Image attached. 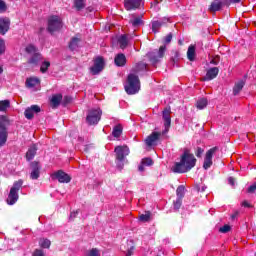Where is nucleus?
<instances>
[{"mask_svg":"<svg viewBox=\"0 0 256 256\" xmlns=\"http://www.w3.org/2000/svg\"><path fill=\"white\" fill-rule=\"evenodd\" d=\"M103 67H105V61L102 57H98L94 60V66L90 68V71L94 75H99L103 71Z\"/></svg>","mask_w":256,"mask_h":256,"instance_id":"12","label":"nucleus"},{"mask_svg":"<svg viewBox=\"0 0 256 256\" xmlns=\"http://www.w3.org/2000/svg\"><path fill=\"white\" fill-rule=\"evenodd\" d=\"M256 191V183L252 184L248 189L247 193H254Z\"/></svg>","mask_w":256,"mask_h":256,"instance_id":"48","label":"nucleus"},{"mask_svg":"<svg viewBox=\"0 0 256 256\" xmlns=\"http://www.w3.org/2000/svg\"><path fill=\"white\" fill-rule=\"evenodd\" d=\"M40 83L41 81L39 78H28L26 80V87H28V89H33V87H37Z\"/></svg>","mask_w":256,"mask_h":256,"instance_id":"28","label":"nucleus"},{"mask_svg":"<svg viewBox=\"0 0 256 256\" xmlns=\"http://www.w3.org/2000/svg\"><path fill=\"white\" fill-rule=\"evenodd\" d=\"M204 153V150L201 147H198L196 150V157H201Z\"/></svg>","mask_w":256,"mask_h":256,"instance_id":"50","label":"nucleus"},{"mask_svg":"<svg viewBox=\"0 0 256 256\" xmlns=\"http://www.w3.org/2000/svg\"><path fill=\"white\" fill-rule=\"evenodd\" d=\"M143 5V0H125L124 6L127 11H131L132 9H139Z\"/></svg>","mask_w":256,"mask_h":256,"instance_id":"13","label":"nucleus"},{"mask_svg":"<svg viewBox=\"0 0 256 256\" xmlns=\"http://www.w3.org/2000/svg\"><path fill=\"white\" fill-rule=\"evenodd\" d=\"M39 245L40 247H42L43 249H49V247H51V240L47 239V238H41L39 240Z\"/></svg>","mask_w":256,"mask_h":256,"instance_id":"34","label":"nucleus"},{"mask_svg":"<svg viewBox=\"0 0 256 256\" xmlns=\"http://www.w3.org/2000/svg\"><path fill=\"white\" fill-rule=\"evenodd\" d=\"M169 18L164 17L161 20H156L152 22V31L153 33H159V29L164 27L166 23H169Z\"/></svg>","mask_w":256,"mask_h":256,"instance_id":"14","label":"nucleus"},{"mask_svg":"<svg viewBox=\"0 0 256 256\" xmlns=\"http://www.w3.org/2000/svg\"><path fill=\"white\" fill-rule=\"evenodd\" d=\"M114 152L116 153V161L118 169H123V161H125V157L129 155V147L127 145L124 146H116L114 149Z\"/></svg>","mask_w":256,"mask_h":256,"instance_id":"5","label":"nucleus"},{"mask_svg":"<svg viewBox=\"0 0 256 256\" xmlns=\"http://www.w3.org/2000/svg\"><path fill=\"white\" fill-rule=\"evenodd\" d=\"M5 51V41L0 40V55Z\"/></svg>","mask_w":256,"mask_h":256,"instance_id":"49","label":"nucleus"},{"mask_svg":"<svg viewBox=\"0 0 256 256\" xmlns=\"http://www.w3.org/2000/svg\"><path fill=\"white\" fill-rule=\"evenodd\" d=\"M211 63L213 65H217L219 63V60H217V58H214V59L211 60Z\"/></svg>","mask_w":256,"mask_h":256,"instance_id":"59","label":"nucleus"},{"mask_svg":"<svg viewBox=\"0 0 256 256\" xmlns=\"http://www.w3.org/2000/svg\"><path fill=\"white\" fill-rule=\"evenodd\" d=\"M197 159L189 150H184V153L181 155L180 162H176L172 167L173 173H187L195 167Z\"/></svg>","mask_w":256,"mask_h":256,"instance_id":"1","label":"nucleus"},{"mask_svg":"<svg viewBox=\"0 0 256 256\" xmlns=\"http://www.w3.org/2000/svg\"><path fill=\"white\" fill-rule=\"evenodd\" d=\"M9 27H11V20L7 17L0 18V35H5L9 31Z\"/></svg>","mask_w":256,"mask_h":256,"instance_id":"17","label":"nucleus"},{"mask_svg":"<svg viewBox=\"0 0 256 256\" xmlns=\"http://www.w3.org/2000/svg\"><path fill=\"white\" fill-rule=\"evenodd\" d=\"M49 67H51V62L42 60L40 67L41 73H47V69H49Z\"/></svg>","mask_w":256,"mask_h":256,"instance_id":"37","label":"nucleus"},{"mask_svg":"<svg viewBox=\"0 0 256 256\" xmlns=\"http://www.w3.org/2000/svg\"><path fill=\"white\" fill-rule=\"evenodd\" d=\"M31 168L32 172L30 174L31 179H39L40 171H41V166H39V162H32L31 163Z\"/></svg>","mask_w":256,"mask_h":256,"instance_id":"18","label":"nucleus"},{"mask_svg":"<svg viewBox=\"0 0 256 256\" xmlns=\"http://www.w3.org/2000/svg\"><path fill=\"white\" fill-rule=\"evenodd\" d=\"M61 101H63V95L61 94L53 95L50 100L51 107H53V109H57V106L61 105Z\"/></svg>","mask_w":256,"mask_h":256,"instance_id":"25","label":"nucleus"},{"mask_svg":"<svg viewBox=\"0 0 256 256\" xmlns=\"http://www.w3.org/2000/svg\"><path fill=\"white\" fill-rule=\"evenodd\" d=\"M132 39L130 35L123 34L118 38V43L120 49H127V45H129V40Z\"/></svg>","mask_w":256,"mask_h":256,"instance_id":"22","label":"nucleus"},{"mask_svg":"<svg viewBox=\"0 0 256 256\" xmlns=\"http://www.w3.org/2000/svg\"><path fill=\"white\" fill-rule=\"evenodd\" d=\"M124 89L128 95H135L141 91V80H139V75L130 73L127 77Z\"/></svg>","mask_w":256,"mask_h":256,"instance_id":"2","label":"nucleus"},{"mask_svg":"<svg viewBox=\"0 0 256 256\" xmlns=\"http://www.w3.org/2000/svg\"><path fill=\"white\" fill-rule=\"evenodd\" d=\"M33 256H44L43 250H35Z\"/></svg>","mask_w":256,"mask_h":256,"instance_id":"51","label":"nucleus"},{"mask_svg":"<svg viewBox=\"0 0 256 256\" xmlns=\"http://www.w3.org/2000/svg\"><path fill=\"white\" fill-rule=\"evenodd\" d=\"M173 39V34L169 33L165 38H164V43H166V45H169V43H171Z\"/></svg>","mask_w":256,"mask_h":256,"instance_id":"47","label":"nucleus"},{"mask_svg":"<svg viewBox=\"0 0 256 256\" xmlns=\"http://www.w3.org/2000/svg\"><path fill=\"white\" fill-rule=\"evenodd\" d=\"M217 75H219V68L217 67L210 68L207 71L206 76L202 79V81H211L212 79H215Z\"/></svg>","mask_w":256,"mask_h":256,"instance_id":"20","label":"nucleus"},{"mask_svg":"<svg viewBox=\"0 0 256 256\" xmlns=\"http://www.w3.org/2000/svg\"><path fill=\"white\" fill-rule=\"evenodd\" d=\"M237 217H239V212H234L232 215H231V218L232 219H237Z\"/></svg>","mask_w":256,"mask_h":256,"instance_id":"56","label":"nucleus"},{"mask_svg":"<svg viewBox=\"0 0 256 256\" xmlns=\"http://www.w3.org/2000/svg\"><path fill=\"white\" fill-rule=\"evenodd\" d=\"M130 23L133 27H141L143 25V15L133 14L130 18Z\"/></svg>","mask_w":256,"mask_h":256,"instance_id":"24","label":"nucleus"},{"mask_svg":"<svg viewBox=\"0 0 256 256\" xmlns=\"http://www.w3.org/2000/svg\"><path fill=\"white\" fill-rule=\"evenodd\" d=\"M74 5L77 11H81V9H85V0H75Z\"/></svg>","mask_w":256,"mask_h":256,"instance_id":"39","label":"nucleus"},{"mask_svg":"<svg viewBox=\"0 0 256 256\" xmlns=\"http://www.w3.org/2000/svg\"><path fill=\"white\" fill-rule=\"evenodd\" d=\"M79 43H81V40L77 37H73L69 43V49L71 51H77V49H79Z\"/></svg>","mask_w":256,"mask_h":256,"instance_id":"29","label":"nucleus"},{"mask_svg":"<svg viewBox=\"0 0 256 256\" xmlns=\"http://www.w3.org/2000/svg\"><path fill=\"white\" fill-rule=\"evenodd\" d=\"M102 114L103 112L101 111V109L90 110L86 117L87 123L90 125H97V123L101 121Z\"/></svg>","mask_w":256,"mask_h":256,"instance_id":"8","label":"nucleus"},{"mask_svg":"<svg viewBox=\"0 0 256 256\" xmlns=\"http://www.w3.org/2000/svg\"><path fill=\"white\" fill-rule=\"evenodd\" d=\"M195 46L190 45L187 51V58L189 59V61H195Z\"/></svg>","mask_w":256,"mask_h":256,"instance_id":"31","label":"nucleus"},{"mask_svg":"<svg viewBox=\"0 0 256 256\" xmlns=\"http://www.w3.org/2000/svg\"><path fill=\"white\" fill-rule=\"evenodd\" d=\"M133 251H135V248H134V247H131V248L128 250L126 256H131V255H133Z\"/></svg>","mask_w":256,"mask_h":256,"instance_id":"53","label":"nucleus"},{"mask_svg":"<svg viewBox=\"0 0 256 256\" xmlns=\"http://www.w3.org/2000/svg\"><path fill=\"white\" fill-rule=\"evenodd\" d=\"M219 151L218 147H213L209 149L206 152L205 158H204V164H203V169H209L211 165H213V155Z\"/></svg>","mask_w":256,"mask_h":256,"instance_id":"10","label":"nucleus"},{"mask_svg":"<svg viewBox=\"0 0 256 256\" xmlns=\"http://www.w3.org/2000/svg\"><path fill=\"white\" fill-rule=\"evenodd\" d=\"M18 200H19V193L13 192V190H10V193L6 200L8 205H15V203H17Z\"/></svg>","mask_w":256,"mask_h":256,"instance_id":"26","label":"nucleus"},{"mask_svg":"<svg viewBox=\"0 0 256 256\" xmlns=\"http://www.w3.org/2000/svg\"><path fill=\"white\" fill-rule=\"evenodd\" d=\"M9 125H11L9 118L6 116H0V149L1 147H5L7 139H9V132L7 131V127H9Z\"/></svg>","mask_w":256,"mask_h":256,"instance_id":"4","label":"nucleus"},{"mask_svg":"<svg viewBox=\"0 0 256 256\" xmlns=\"http://www.w3.org/2000/svg\"><path fill=\"white\" fill-rule=\"evenodd\" d=\"M176 194L178 199H183V197H185V186L183 185L178 186L176 190Z\"/></svg>","mask_w":256,"mask_h":256,"instance_id":"36","label":"nucleus"},{"mask_svg":"<svg viewBox=\"0 0 256 256\" xmlns=\"http://www.w3.org/2000/svg\"><path fill=\"white\" fill-rule=\"evenodd\" d=\"M21 187H23V180H18L14 182L10 191H13L14 193H19V190L21 189Z\"/></svg>","mask_w":256,"mask_h":256,"instance_id":"33","label":"nucleus"},{"mask_svg":"<svg viewBox=\"0 0 256 256\" xmlns=\"http://www.w3.org/2000/svg\"><path fill=\"white\" fill-rule=\"evenodd\" d=\"M138 171H145V164H141L139 167H138Z\"/></svg>","mask_w":256,"mask_h":256,"instance_id":"57","label":"nucleus"},{"mask_svg":"<svg viewBox=\"0 0 256 256\" xmlns=\"http://www.w3.org/2000/svg\"><path fill=\"white\" fill-rule=\"evenodd\" d=\"M149 219H151V213H146V214H142L139 217V220L142 221L143 223H147V221H149Z\"/></svg>","mask_w":256,"mask_h":256,"instance_id":"42","label":"nucleus"},{"mask_svg":"<svg viewBox=\"0 0 256 256\" xmlns=\"http://www.w3.org/2000/svg\"><path fill=\"white\" fill-rule=\"evenodd\" d=\"M35 113H41V107L38 105H32L30 108H27L24 112L26 119H33Z\"/></svg>","mask_w":256,"mask_h":256,"instance_id":"16","label":"nucleus"},{"mask_svg":"<svg viewBox=\"0 0 256 256\" xmlns=\"http://www.w3.org/2000/svg\"><path fill=\"white\" fill-rule=\"evenodd\" d=\"M11 107V102L9 100L0 101V111H7Z\"/></svg>","mask_w":256,"mask_h":256,"instance_id":"35","label":"nucleus"},{"mask_svg":"<svg viewBox=\"0 0 256 256\" xmlns=\"http://www.w3.org/2000/svg\"><path fill=\"white\" fill-rule=\"evenodd\" d=\"M172 65H175V63L179 62V52L178 51H173L172 52V57L170 59Z\"/></svg>","mask_w":256,"mask_h":256,"instance_id":"40","label":"nucleus"},{"mask_svg":"<svg viewBox=\"0 0 256 256\" xmlns=\"http://www.w3.org/2000/svg\"><path fill=\"white\" fill-rule=\"evenodd\" d=\"M147 71V64L144 62H138L135 66L131 69L130 73L134 75H139V73Z\"/></svg>","mask_w":256,"mask_h":256,"instance_id":"21","label":"nucleus"},{"mask_svg":"<svg viewBox=\"0 0 256 256\" xmlns=\"http://www.w3.org/2000/svg\"><path fill=\"white\" fill-rule=\"evenodd\" d=\"M207 103L208 102L206 98H201L197 101L196 107L197 109H205V107H207Z\"/></svg>","mask_w":256,"mask_h":256,"instance_id":"38","label":"nucleus"},{"mask_svg":"<svg viewBox=\"0 0 256 256\" xmlns=\"http://www.w3.org/2000/svg\"><path fill=\"white\" fill-rule=\"evenodd\" d=\"M51 178L53 179V181H55V179H57V181H59V183H71V176H69V174L63 172V170H58V171L54 172L51 175Z\"/></svg>","mask_w":256,"mask_h":256,"instance_id":"11","label":"nucleus"},{"mask_svg":"<svg viewBox=\"0 0 256 256\" xmlns=\"http://www.w3.org/2000/svg\"><path fill=\"white\" fill-rule=\"evenodd\" d=\"M142 165H145L146 167H151L153 165V159L151 158H144L142 159Z\"/></svg>","mask_w":256,"mask_h":256,"instance_id":"44","label":"nucleus"},{"mask_svg":"<svg viewBox=\"0 0 256 256\" xmlns=\"http://www.w3.org/2000/svg\"><path fill=\"white\" fill-rule=\"evenodd\" d=\"M26 53L28 55H32L28 59V65H32L33 67H37L38 65H41L43 63V55L39 53V50H37V47H35L33 44L28 45L25 48Z\"/></svg>","mask_w":256,"mask_h":256,"instance_id":"3","label":"nucleus"},{"mask_svg":"<svg viewBox=\"0 0 256 256\" xmlns=\"http://www.w3.org/2000/svg\"><path fill=\"white\" fill-rule=\"evenodd\" d=\"M243 87H245V82L243 80L238 81L233 88V94L237 95L238 93H241L243 90Z\"/></svg>","mask_w":256,"mask_h":256,"instance_id":"30","label":"nucleus"},{"mask_svg":"<svg viewBox=\"0 0 256 256\" xmlns=\"http://www.w3.org/2000/svg\"><path fill=\"white\" fill-rule=\"evenodd\" d=\"M77 215H79V210L75 211V212H72L70 214V219H75V217H77Z\"/></svg>","mask_w":256,"mask_h":256,"instance_id":"52","label":"nucleus"},{"mask_svg":"<svg viewBox=\"0 0 256 256\" xmlns=\"http://www.w3.org/2000/svg\"><path fill=\"white\" fill-rule=\"evenodd\" d=\"M7 11V3L5 1L0 0V13H5Z\"/></svg>","mask_w":256,"mask_h":256,"instance_id":"46","label":"nucleus"},{"mask_svg":"<svg viewBox=\"0 0 256 256\" xmlns=\"http://www.w3.org/2000/svg\"><path fill=\"white\" fill-rule=\"evenodd\" d=\"M64 102H65V103H71V97L66 96V97L64 98Z\"/></svg>","mask_w":256,"mask_h":256,"instance_id":"58","label":"nucleus"},{"mask_svg":"<svg viewBox=\"0 0 256 256\" xmlns=\"http://www.w3.org/2000/svg\"><path fill=\"white\" fill-rule=\"evenodd\" d=\"M3 73V67L0 66V75Z\"/></svg>","mask_w":256,"mask_h":256,"instance_id":"61","label":"nucleus"},{"mask_svg":"<svg viewBox=\"0 0 256 256\" xmlns=\"http://www.w3.org/2000/svg\"><path fill=\"white\" fill-rule=\"evenodd\" d=\"M121 133H123V126H121V124H118L113 128L112 135L113 137H121Z\"/></svg>","mask_w":256,"mask_h":256,"instance_id":"32","label":"nucleus"},{"mask_svg":"<svg viewBox=\"0 0 256 256\" xmlns=\"http://www.w3.org/2000/svg\"><path fill=\"white\" fill-rule=\"evenodd\" d=\"M182 203H183V198H177L176 201H174L175 211H179V209H181Z\"/></svg>","mask_w":256,"mask_h":256,"instance_id":"41","label":"nucleus"},{"mask_svg":"<svg viewBox=\"0 0 256 256\" xmlns=\"http://www.w3.org/2000/svg\"><path fill=\"white\" fill-rule=\"evenodd\" d=\"M224 5L225 3L221 2V0H214L208 8V11H210V13H217V11L223 9Z\"/></svg>","mask_w":256,"mask_h":256,"instance_id":"19","label":"nucleus"},{"mask_svg":"<svg viewBox=\"0 0 256 256\" xmlns=\"http://www.w3.org/2000/svg\"><path fill=\"white\" fill-rule=\"evenodd\" d=\"M242 207H251V204H249V202H247V200L242 202Z\"/></svg>","mask_w":256,"mask_h":256,"instance_id":"55","label":"nucleus"},{"mask_svg":"<svg viewBox=\"0 0 256 256\" xmlns=\"http://www.w3.org/2000/svg\"><path fill=\"white\" fill-rule=\"evenodd\" d=\"M63 27V22L59 16H51L48 19V31L50 33H55V31H61Z\"/></svg>","mask_w":256,"mask_h":256,"instance_id":"6","label":"nucleus"},{"mask_svg":"<svg viewBox=\"0 0 256 256\" xmlns=\"http://www.w3.org/2000/svg\"><path fill=\"white\" fill-rule=\"evenodd\" d=\"M114 62L117 67H125L127 63V57H125V54L123 53L117 54L114 58Z\"/></svg>","mask_w":256,"mask_h":256,"instance_id":"23","label":"nucleus"},{"mask_svg":"<svg viewBox=\"0 0 256 256\" xmlns=\"http://www.w3.org/2000/svg\"><path fill=\"white\" fill-rule=\"evenodd\" d=\"M231 3H241V0H230Z\"/></svg>","mask_w":256,"mask_h":256,"instance_id":"60","label":"nucleus"},{"mask_svg":"<svg viewBox=\"0 0 256 256\" xmlns=\"http://www.w3.org/2000/svg\"><path fill=\"white\" fill-rule=\"evenodd\" d=\"M35 155H37V145L33 144L32 146H30V148L28 149L27 153H26V159L27 161H31L33 160V158L35 157Z\"/></svg>","mask_w":256,"mask_h":256,"instance_id":"27","label":"nucleus"},{"mask_svg":"<svg viewBox=\"0 0 256 256\" xmlns=\"http://www.w3.org/2000/svg\"><path fill=\"white\" fill-rule=\"evenodd\" d=\"M161 138V133L160 132H152L151 135H149L145 143L148 147H153L157 143V141Z\"/></svg>","mask_w":256,"mask_h":256,"instance_id":"15","label":"nucleus"},{"mask_svg":"<svg viewBox=\"0 0 256 256\" xmlns=\"http://www.w3.org/2000/svg\"><path fill=\"white\" fill-rule=\"evenodd\" d=\"M167 50V47L161 46L159 50H156L154 52L148 53V58L150 59L151 63L155 65L156 63H159L163 57H165V51Z\"/></svg>","mask_w":256,"mask_h":256,"instance_id":"7","label":"nucleus"},{"mask_svg":"<svg viewBox=\"0 0 256 256\" xmlns=\"http://www.w3.org/2000/svg\"><path fill=\"white\" fill-rule=\"evenodd\" d=\"M162 119L164 121V131L162 135H165V133H169V128L171 127V107H166L163 110Z\"/></svg>","mask_w":256,"mask_h":256,"instance_id":"9","label":"nucleus"},{"mask_svg":"<svg viewBox=\"0 0 256 256\" xmlns=\"http://www.w3.org/2000/svg\"><path fill=\"white\" fill-rule=\"evenodd\" d=\"M228 183H229L230 185H235V178L230 177V178L228 179Z\"/></svg>","mask_w":256,"mask_h":256,"instance_id":"54","label":"nucleus"},{"mask_svg":"<svg viewBox=\"0 0 256 256\" xmlns=\"http://www.w3.org/2000/svg\"><path fill=\"white\" fill-rule=\"evenodd\" d=\"M220 233H229L231 231V226L230 225H224L219 228Z\"/></svg>","mask_w":256,"mask_h":256,"instance_id":"45","label":"nucleus"},{"mask_svg":"<svg viewBox=\"0 0 256 256\" xmlns=\"http://www.w3.org/2000/svg\"><path fill=\"white\" fill-rule=\"evenodd\" d=\"M87 256H101V251H99V249H97V248H92L88 252Z\"/></svg>","mask_w":256,"mask_h":256,"instance_id":"43","label":"nucleus"}]
</instances>
